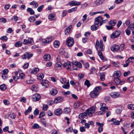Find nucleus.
Wrapping results in <instances>:
<instances>
[{
	"label": "nucleus",
	"instance_id": "1",
	"mask_svg": "<svg viewBox=\"0 0 134 134\" xmlns=\"http://www.w3.org/2000/svg\"><path fill=\"white\" fill-rule=\"evenodd\" d=\"M99 45V51L98 52V54L100 58L102 60H104V57L103 53L101 52L103 51L104 49V47L103 44V41L102 40L100 41V43L99 41L97 40L96 41L95 44V47L96 50L97 51Z\"/></svg>",
	"mask_w": 134,
	"mask_h": 134
},
{
	"label": "nucleus",
	"instance_id": "2",
	"mask_svg": "<svg viewBox=\"0 0 134 134\" xmlns=\"http://www.w3.org/2000/svg\"><path fill=\"white\" fill-rule=\"evenodd\" d=\"M102 87L100 86L95 87L93 90L90 93V97L92 98L96 97L99 94V92L102 90Z\"/></svg>",
	"mask_w": 134,
	"mask_h": 134
},
{
	"label": "nucleus",
	"instance_id": "3",
	"mask_svg": "<svg viewBox=\"0 0 134 134\" xmlns=\"http://www.w3.org/2000/svg\"><path fill=\"white\" fill-rule=\"evenodd\" d=\"M100 105L101 106L100 108L101 111L98 112L97 114L98 115L103 114H105V110L108 109V108L106 106V105L105 103H100Z\"/></svg>",
	"mask_w": 134,
	"mask_h": 134
},
{
	"label": "nucleus",
	"instance_id": "4",
	"mask_svg": "<svg viewBox=\"0 0 134 134\" xmlns=\"http://www.w3.org/2000/svg\"><path fill=\"white\" fill-rule=\"evenodd\" d=\"M95 111V108L94 106H93L92 107L87 109L85 111L87 116H91L94 113Z\"/></svg>",
	"mask_w": 134,
	"mask_h": 134
},
{
	"label": "nucleus",
	"instance_id": "5",
	"mask_svg": "<svg viewBox=\"0 0 134 134\" xmlns=\"http://www.w3.org/2000/svg\"><path fill=\"white\" fill-rule=\"evenodd\" d=\"M104 21H103L102 18L101 16H99L96 18L95 19V23L98 25L99 24L100 26L102 25L103 23H104Z\"/></svg>",
	"mask_w": 134,
	"mask_h": 134
},
{
	"label": "nucleus",
	"instance_id": "6",
	"mask_svg": "<svg viewBox=\"0 0 134 134\" xmlns=\"http://www.w3.org/2000/svg\"><path fill=\"white\" fill-rule=\"evenodd\" d=\"M120 34V32L119 31H116L112 34L110 37L112 39L117 38L119 36Z\"/></svg>",
	"mask_w": 134,
	"mask_h": 134
},
{
	"label": "nucleus",
	"instance_id": "7",
	"mask_svg": "<svg viewBox=\"0 0 134 134\" xmlns=\"http://www.w3.org/2000/svg\"><path fill=\"white\" fill-rule=\"evenodd\" d=\"M74 44V39L70 37L68 38L66 40V44L68 47L72 46Z\"/></svg>",
	"mask_w": 134,
	"mask_h": 134
},
{
	"label": "nucleus",
	"instance_id": "8",
	"mask_svg": "<svg viewBox=\"0 0 134 134\" xmlns=\"http://www.w3.org/2000/svg\"><path fill=\"white\" fill-rule=\"evenodd\" d=\"M41 96L40 94L38 93H35L33 95L32 97V99L33 101L36 102L38 101L40 99Z\"/></svg>",
	"mask_w": 134,
	"mask_h": 134
},
{
	"label": "nucleus",
	"instance_id": "9",
	"mask_svg": "<svg viewBox=\"0 0 134 134\" xmlns=\"http://www.w3.org/2000/svg\"><path fill=\"white\" fill-rule=\"evenodd\" d=\"M72 65L71 63L69 61H68L64 63L63 64V67L67 69L72 70L71 69Z\"/></svg>",
	"mask_w": 134,
	"mask_h": 134
},
{
	"label": "nucleus",
	"instance_id": "10",
	"mask_svg": "<svg viewBox=\"0 0 134 134\" xmlns=\"http://www.w3.org/2000/svg\"><path fill=\"white\" fill-rule=\"evenodd\" d=\"M81 2L76 1H73L69 2L68 4L70 6L79 5L80 4Z\"/></svg>",
	"mask_w": 134,
	"mask_h": 134
},
{
	"label": "nucleus",
	"instance_id": "11",
	"mask_svg": "<svg viewBox=\"0 0 134 134\" xmlns=\"http://www.w3.org/2000/svg\"><path fill=\"white\" fill-rule=\"evenodd\" d=\"M114 81L115 83L118 85H122L125 82L124 81H121L119 78H114Z\"/></svg>",
	"mask_w": 134,
	"mask_h": 134
},
{
	"label": "nucleus",
	"instance_id": "12",
	"mask_svg": "<svg viewBox=\"0 0 134 134\" xmlns=\"http://www.w3.org/2000/svg\"><path fill=\"white\" fill-rule=\"evenodd\" d=\"M111 49L112 51L115 52H117L119 50L120 48L118 45H114L111 47Z\"/></svg>",
	"mask_w": 134,
	"mask_h": 134
},
{
	"label": "nucleus",
	"instance_id": "13",
	"mask_svg": "<svg viewBox=\"0 0 134 134\" xmlns=\"http://www.w3.org/2000/svg\"><path fill=\"white\" fill-rule=\"evenodd\" d=\"M62 64L60 62H57L55 64L54 68L56 70H60L62 68Z\"/></svg>",
	"mask_w": 134,
	"mask_h": 134
},
{
	"label": "nucleus",
	"instance_id": "14",
	"mask_svg": "<svg viewBox=\"0 0 134 134\" xmlns=\"http://www.w3.org/2000/svg\"><path fill=\"white\" fill-rule=\"evenodd\" d=\"M96 124L99 126L98 129V132L99 133L101 132L103 130V124L96 122Z\"/></svg>",
	"mask_w": 134,
	"mask_h": 134
},
{
	"label": "nucleus",
	"instance_id": "15",
	"mask_svg": "<svg viewBox=\"0 0 134 134\" xmlns=\"http://www.w3.org/2000/svg\"><path fill=\"white\" fill-rule=\"evenodd\" d=\"M72 66L74 67H76L79 68H80L82 67L81 64L79 62L77 61L73 62L72 63Z\"/></svg>",
	"mask_w": 134,
	"mask_h": 134
},
{
	"label": "nucleus",
	"instance_id": "16",
	"mask_svg": "<svg viewBox=\"0 0 134 134\" xmlns=\"http://www.w3.org/2000/svg\"><path fill=\"white\" fill-rule=\"evenodd\" d=\"M64 98L63 97H58L55 98L54 100V103H57L62 102Z\"/></svg>",
	"mask_w": 134,
	"mask_h": 134
},
{
	"label": "nucleus",
	"instance_id": "17",
	"mask_svg": "<svg viewBox=\"0 0 134 134\" xmlns=\"http://www.w3.org/2000/svg\"><path fill=\"white\" fill-rule=\"evenodd\" d=\"M121 75V72L120 71L115 72L113 75V77L114 78H119Z\"/></svg>",
	"mask_w": 134,
	"mask_h": 134
},
{
	"label": "nucleus",
	"instance_id": "18",
	"mask_svg": "<svg viewBox=\"0 0 134 134\" xmlns=\"http://www.w3.org/2000/svg\"><path fill=\"white\" fill-rule=\"evenodd\" d=\"M63 113V110L61 108L57 109L54 111V114L57 115H59Z\"/></svg>",
	"mask_w": 134,
	"mask_h": 134
},
{
	"label": "nucleus",
	"instance_id": "19",
	"mask_svg": "<svg viewBox=\"0 0 134 134\" xmlns=\"http://www.w3.org/2000/svg\"><path fill=\"white\" fill-rule=\"evenodd\" d=\"M120 95V94L119 93L115 92L112 93L111 94V97L113 98L118 97H119Z\"/></svg>",
	"mask_w": 134,
	"mask_h": 134
},
{
	"label": "nucleus",
	"instance_id": "20",
	"mask_svg": "<svg viewBox=\"0 0 134 134\" xmlns=\"http://www.w3.org/2000/svg\"><path fill=\"white\" fill-rule=\"evenodd\" d=\"M48 81L47 80H42V81H41V84L46 87H47L48 86Z\"/></svg>",
	"mask_w": 134,
	"mask_h": 134
},
{
	"label": "nucleus",
	"instance_id": "21",
	"mask_svg": "<svg viewBox=\"0 0 134 134\" xmlns=\"http://www.w3.org/2000/svg\"><path fill=\"white\" fill-rule=\"evenodd\" d=\"M72 26L71 25H70L65 30V34L68 35L72 28Z\"/></svg>",
	"mask_w": 134,
	"mask_h": 134
},
{
	"label": "nucleus",
	"instance_id": "22",
	"mask_svg": "<svg viewBox=\"0 0 134 134\" xmlns=\"http://www.w3.org/2000/svg\"><path fill=\"white\" fill-rule=\"evenodd\" d=\"M86 116H87L86 111L83 113L80 114L79 116V118L80 119H82L84 118Z\"/></svg>",
	"mask_w": 134,
	"mask_h": 134
},
{
	"label": "nucleus",
	"instance_id": "23",
	"mask_svg": "<svg viewBox=\"0 0 134 134\" xmlns=\"http://www.w3.org/2000/svg\"><path fill=\"white\" fill-rule=\"evenodd\" d=\"M50 93L51 95L54 96L56 94L58 93V91L56 89H52L50 91Z\"/></svg>",
	"mask_w": 134,
	"mask_h": 134
},
{
	"label": "nucleus",
	"instance_id": "24",
	"mask_svg": "<svg viewBox=\"0 0 134 134\" xmlns=\"http://www.w3.org/2000/svg\"><path fill=\"white\" fill-rule=\"evenodd\" d=\"M44 59L46 61H49L51 59V56L49 54H45L44 56Z\"/></svg>",
	"mask_w": 134,
	"mask_h": 134
},
{
	"label": "nucleus",
	"instance_id": "25",
	"mask_svg": "<svg viewBox=\"0 0 134 134\" xmlns=\"http://www.w3.org/2000/svg\"><path fill=\"white\" fill-rule=\"evenodd\" d=\"M99 76L100 80L102 81H104L105 80V75L104 73H101L99 74Z\"/></svg>",
	"mask_w": 134,
	"mask_h": 134
},
{
	"label": "nucleus",
	"instance_id": "26",
	"mask_svg": "<svg viewBox=\"0 0 134 134\" xmlns=\"http://www.w3.org/2000/svg\"><path fill=\"white\" fill-rule=\"evenodd\" d=\"M60 44V43L58 41L56 40L54 42V47L57 48L59 47Z\"/></svg>",
	"mask_w": 134,
	"mask_h": 134
},
{
	"label": "nucleus",
	"instance_id": "27",
	"mask_svg": "<svg viewBox=\"0 0 134 134\" xmlns=\"http://www.w3.org/2000/svg\"><path fill=\"white\" fill-rule=\"evenodd\" d=\"M22 44V42L20 41H18L15 43V47H18L21 46Z\"/></svg>",
	"mask_w": 134,
	"mask_h": 134
},
{
	"label": "nucleus",
	"instance_id": "28",
	"mask_svg": "<svg viewBox=\"0 0 134 134\" xmlns=\"http://www.w3.org/2000/svg\"><path fill=\"white\" fill-rule=\"evenodd\" d=\"M26 10L28 12H30V14L31 15L34 14L35 13L34 11L33 10L32 8H28Z\"/></svg>",
	"mask_w": 134,
	"mask_h": 134
},
{
	"label": "nucleus",
	"instance_id": "29",
	"mask_svg": "<svg viewBox=\"0 0 134 134\" xmlns=\"http://www.w3.org/2000/svg\"><path fill=\"white\" fill-rule=\"evenodd\" d=\"M63 112L65 114H69L70 112V109L69 108H66L64 109Z\"/></svg>",
	"mask_w": 134,
	"mask_h": 134
},
{
	"label": "nucleus",
	"instance_id": "30",
	"mask_svg": "<svg viewBox=\"0 0 134 134\" xmlns=\"http://www.w3.org/2000/svg\"><path fill=\"white\" fill-rule=\"evenodd\" d=\"M62 87L65 89H68L69 88V80H68V81L67 82L66 84L62 86Z\"/></svg>",
	"mask_w": 134,
	"mask_h": 134
},
{
	"label": "nucleus",
	"instance_id": "31",
	"mask_svg": "<svg viewBox=\"0 0 134 134\" xmlns=\"http://www.w3.org/2000/svg\"><path fill=\"white\" fill-rule=\"evenodd\" d=\"M116 23V21L115 20H111L109 22V24L111 25V26H114Z\"/></svg>",
	"mask_w": 134,
	"mask_h": 134
},
{
	"label": "nucleus",
	"instance_id": "32",
	"mask_svg": "<svg viewBox=\"0 0 134 134\" xmlns=\"http://www.w3.org/2000/svg\"><path fill=\"white\" fill-rule=\"evenodd\" d=\"M39 71V69L38 68H35L31 71V73L34 74H36Z\"/></svg>",
	"mask_w": 134,
	"mask_h": 134
},
{
	"label": "nucleus",
	"instance_id": "33",
	"mask_svg": "<svg viewBox=\"0 0 134 134\" xmlns=\"http://www.w3.org/2000/svg\"><path fill=\"white\" fill-rule=\"evenodd\" d=\"M35 81V80L34 79H29L27 80L26 82L28 84H33Z\"/></svg>",
	"mask_w": 134,
	"mask_h": 134
},
{
	"label": "nucleus",
	"instance_id": "34",
	"mask_svg": "<svg viewBox=\"0 0 134 134\" xmlns=\"http://www.w3.org/2000/svg\"><path fill=\"white\" fill-rule=\"evenodd\" d=\"M44 76V75L43 73H39L38 74L37 78L38 79L41 80L43 78Z\"/></svg>",
	"mask_w": 134,
	"mask_h": 134
},
{
	"label": "nucleus",
	"instance_id": "35",
	"mask_svg": "<svg viewBox=\"0 0 134 134\" xmlns=\"http://www.w3.org/2000/svg\"><path fill=\"white\" fill-rule=\"evenodd\" d=\"M60 81L62 83L65 84L66 82V80L65 78H63L60 79Z\"/></svg>",
	"mask_w": 134,
	"mask_h": 134
},
{
	"label": "nucleus",
	"instance_id": "36",
	"mask_svg": "<svg viewBox=\"0 0 134 134\" xmlns=\"http://www.w3.org/2000/svg\"><path fill=\"white\" fill-rule=\"evenodd\" d=\"M32 91L35 92H37L38 90V88L35 85H33L32 87Z\"/></svg>",
	"mask_w": 134,
	"mask_h": 134
},
{
	"label": "nucleus",
	"instance_id": "37",
	"mask_svg": "<svg viewBox=\"0 0 134 134\" xmlns=\"http://www.w3.org/2000/svg\"><path fill=\"white\" fill-rule=\"evenodd\" d=\"M130 62H131V61L129 59L125 61V64L123 65V66L124 67H126L127 66Z\"/></svg>",
	"mask_w": 134,
	"mask_h": 134
},
{
	"label": "nucleus",
	"instance_id": "38",
	"mask_svg": "<svg viewBox=\"0 0 134 134\" xmlns=\"http://www.w3.org/2000/svg\"><path fill=\"white\" fill-rule=\"evenodd\" d=\"M122 120V119H121L120 121L116 120L113 122V124L115 125H119L120 124V122Z\"/></svg>",
	"mask_w": 134,
	"mask_h": 134
},
{
	"label": "nucleus",
	"instance_id": "39",
	"mask_svg": "<svg viewBox=\"0 0 134 134\" xmlns=\"http://www.w3.org/2000/svg\"><path fill=\"white\" fill-rule=\"evenodd\" d=\"M128 108L130 110H134V104H129L128 105Z\"/></svg>",
	"mask_w": 134,
	"mask_h": 134
},
{
	"label": "nucleus",
	"instance_id": "40",
	"mask_svg": "<svg viewBox=\"0 0 134 134\" xmlns=\"http://www.w3.org/2000/svg\"><path fill=\"white\" fill-rule=\"evenodd\" d=\"M29 21L30 22H34L35 20V18L32 16H30L29 19Z\"/></svg>",
	"mask_w": 134,
	"mask_h": 134
},
{
	"label": "nucleus",
	"instance_id": "41",
	"mask_svg": "<svg viewBox=\"0 0 134 134\" xmlns=\"http://www.w3.org/2000/svg\"><path fill=\"white\" fill-rule=\"evenodd\" d=\"M127 29H130L131 30H133L134 29V23H132V24H131L128 27Z\"/></svg>",
	"mask_w": 134,
	"mask_h": 134
},
{
	"label": "nucleus",
	"instance_id": "42",
	"mask_svg": "<svg viewBox=\"0 0 134 134\" xmlns=\"http://www.w3.org/2000/svg\"><path fill=\"white\" fill-rule=\"evenodd\" d=\"M112 63L113 64H114V66L116 67H119L120 66V64L119 62H113Z\"/></svg>",
	"mask_w": 134,
	"mask_h": 134
},
{
	"label": "nucleus",
	"instance_id": "43",
	"mask_svg": "<svg viewBox=\"0 0 134 134\" xmlns=\"http://www.w3.org/2000/svg\"><path fill=\"white\" fill-rule=\"evenodd\" d=\"M54 16H55L54 14H50L48 16V19L51 20H54Z\"/></svg>",
	"mask_w": 134,
	"mask_h": 134
},
{
	"label": "nucleus",
	"instance_id": "44",
	"mask_svg": "<svg viewBox=\"0 0 134 134\" xmlns=\"http://www.w3.org/2000/svg\"><path fill=\"white\" fill-rule=\"evenodd\" d=\"M0 88L2 90L4 91L6 90V87L4 84H3L0 86Z\"/></svg>",
	"mask_w": 134,
	"mask_h": 134
},
{
	"label": "nucleus",
	"instance_id": "45",
	"mask_svg": "<svg viewBox=\"0 0 134 134\" xmlns=\"http://www.w3.org/2000/svg\"><path fill=\"white\" fill-rule=\"evenodd\" d=\"M28 43L31 44H34V42L33 40L31 38H29L28 39Z\"/></svg>",
	"mask_w": 134,
	"mask_h": 134
},
{
	"label": "nucleus",
	"instance_id": "46",
	"mask_svg": "<svg viewBox=\"0 0 134 134\" xmlns=\"http://www.w3.org/2000/svg\"><path fill=\"white\" fill-rule=\"evenodd\" d=\"M77 7H76L69 9L68 10V13H71V12L76 11L77 10Z\"/></svg>",
	"mask_w": 134,
	"mask_h": 134
},
{
	"label": "nucleus",
	"instance_id": "47",
	"mask_svg": "<svg viewBox=\"0 0 134 134\" xmlns=\"http://www.w3.org/2000/svg\"><path fill=\"white\" fill-rule=\"evenodd\" d=\"M98 27L96 26L95 25H93L91 27V30L92 31H95L97 30L98 29Z\"/></svg>",
	"mask_w": 134,
	"mask_h": 134
},
{
	"label": "nucleus",
	"instance_id": "48",
	"mask_svg": "<svg viewBox=\"0 0 134 134\" xmlns=\"http://www.w3.org/2000/svg\"><path fill=\"white\" fill-rule=\"evenodd\" d=\"M31 110L32 108L31 107H29L28 109L25 111V114L26 115L28 114L29 112H30L31 111Z\"/></svg>",
	"mask_w": 134,
	"mask_h": 134
},
{
	"label": "nucleus",
	"instance_id": "49",
	"mask_svg": "<svg viewBox=\"0 0 134 134\" xmlns=\"http://www.w3.org/2000/svg\"><path fill=\"white\" fill-rule=\"evenodd\" d=\"M85 85L87 86L88 87L90 86V83L89 81L88 80H86L85 82Z\"/></svg>",
	"mask_w": 134,
	"mask_h": 134
},
{
	"label": "nucleus",
	"instance_id": "50",
	"mask_svg": "<svg viewBox=\"0 0 134 134\" xmlns=\"http://www.w3.org/2000/svg\"><path fill=\"white\" fill-rule=\"evenodd\" d=\"M34 129H38L40 127L39 125L37 124H35L32 127Z\"/></svg>",
	"mask_w": 134,
	"mask_h": 134
},
{
	"label": "nucleus",
	"instance_id": "51",
	"mask_svg": "<svg viewBox=\"0 0 134 134\" xmlns=\"http://www.w3.org/2000/svg\"><path fill=\"white\" fill-rule=\"evenodd\" d=\"M134 79V77L131 76L128 79L127 81L129 82H131Z\"/></svg>",
	"mask_w": 134,
	"mask_h": 134
},
{
	"label": "nucleus",
	"instance_id": "52",
	"mask_svg": "<svg viewBox=\"0 0 134 134\" xmlns=\"http://www.w3.org/2000/svg\"><path fill=\"white\" fill-rule=\"evenodd\" d=\"M41 123L43 124L45 126H46V122L44 121V119L43 118H42L41 119Z\"/></svg>",
	"mask_w": 134,
	"mask_h": 134
},
{
	"label": "nucleus",
	"instance_id": "53",
	"mask_svg": "<svg viewBox=\"0 0 134 134\" xmlns=\"http://www.w3.org/2000/svg\"><path fill=\"white\" fill-rule=\"evenodd\" d=\"M3 103L6 105H8L10 104L9 102L7 99H4L3 100Z\"/></svg>",
	"mask_w": 134,
	"mask_h": 134
},
{
	"label": "nucleus",
	"instance_id": "54",
	"mask_svg": "<svg viewBox=\"0 0 134 134\" xmlns=\"http://www.w3.org/2000/svg\"><path fill=\"white\" fill-rule=\"evenodd\" d=\"M43 7L44 5H41L37 8V11L38 12H41L42 10Z\"/></svg>",
	"mask_w": 134,
	"mask_h": 134
},
{
	"label": "nucleus",
	"instance_id": "55",
	"mask_svg": "<svg viewBox=\"0 0 134 134\" xmlns=\"http://www.w3.org/2000/svg\"><path fill=\"white\" fill-rule=\"evenodd\" d=\"M125 46V44L124 43L121 44L119 47L121 51H122L124 48Z\"/></svg>",
	"mask_w": 134,
	"mask_h": 134
},
{
	"label": "nucleus",
	"instance_id": "56",
	"mask_svg": "<svg viewBox=\"0 0 134 134\" xmlns=\"http://www.w3.org/2000/svg\"><path fill=\"white\" fill-rule=\"evenodd\" d=\"M110 66V65H108V66L107 65H105L104 66L102 67L101 68H100V69H101L102 70H104L105 69L107 68H108Z\"/></svg>",
	"mask_w": 134,
	"mask_h": 134
},
{
	"label": "nucleus",
	"instance_id": "57",
	"mask_svg": "<svg viewBox=\"0 0 134 134\" xmlns=\"http://www.w3.org/2000/svg\"><path fill=\"white\" fill-rule=\"evenodd\" d=\"M48 108V105L47 104H44L43 106V110H46Z\"/></svg>",
	"mask_w": 134,
	"mask_h": 134
},
{
	"label": "nucleus",
	"instance_id": "58",
	"mask_svg": "<svg viewBox=\"0 0 134 134\" xmlns=\"http://www.w3.org/2000/svg\"><path fill=\"white\" fill-rule=\"evenodd\" d=\"M27 57L28 59H29L32 56L33 54L32 53L29 54L28 53H26Z\"/></svg>",
	"mask_w": 134,
	"mask_h": 134
},
{
	"label": "nucleus",
	"instance_id": "59",
	"mask_svg": "<svg viewBox=\"0 0 134 134\" xmlns=\"http://www.w3.org/2000/svg\"><path fill=\"white\" fill-rule=\"evenodd\" d=\"M1 39L3 41H7L8 40V38L6 36H3L1 37Z\"/></svg>",
	"mask_w": 134,
	"mask_h": 134
},
{
	"label": "nucleus",
	"instance_id": "60",
	"mask_svg": "<svg viewBox=\"0 0 134 134\" xmlns=\"http://www.w3.org/2000/svg\"><path fill=\"white\" fill-rule=\"evenodd\" d=\"M25 75L23 73H21L19 74V77L21 79H23L24 78Z\"/></svg>",
	"mask_w": 134,
	"mask_h": 134
},
{
	"label": "nucleus",
	"instance_id": "61",
	"mask_svg": "<svg viewBox=\"0 0 134 134\" xmlns=\"http://www.w3.org/2000/svg\"><path fill=\"white\" fill-rule=\"evenodd\" d=\"M20 102H23L24 103H25L26 102V98L24 97H23L20 100Z\"/></svg>",
	"mask_w": 134,
	"mask_h": 134
},
{
	"label": "nucleus",
	"instance_id": "62",
	"mask_svg": "<svg viewBox=\"0 0 134 134\" xmlns=\"http://www.w3.org/2000/svg\"><path fill=\"white\" fill-rule=\"evenodd\" d=\"M8 70L7 69H5L2 71V72L3 73H2V74H6L8 73Z\"/></svg>",
	"mask_w": 134,
	"mask_h": 134
},
{
	"label": "nucleus",
	"instance_id": "63",
	"mask_svg": "<svg viewBox=\"0 0 134 134\" xmlns=\"http://www.w3.org/2000/svg\"><path fill=\"white\" fill-rule=\"evenodd\" d=\"M29 66V63H27L25 64L23 66V68L24 69L27 68Z\"/></svg>",
	"mask_w": 134,
	"mask_h": 134
},
{
	"label": "nucleus",
	"instance_id": "64",
	"mask_svg": "<svg viewBox=\"0 0 134 134\" xmlns=\"http://www.w3.org/2000/svg\"><path fill=\"white\" fill-rule=\"evenodd\" d=\"M39 113V110L37 109H36L34 112V114L36 115H38V114Z\"/></svg>",
	"mask_w": 134,
	"mask_h": 134
}]
</instances>
